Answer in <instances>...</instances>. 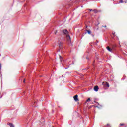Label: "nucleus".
<instances>
[{
  "instance_id": "aec40b11",
  "label": "nucleus",
  "mask_w": 127,
  "mask_h": 127,
  "mask_svg": "<svg viewBox=\"0 0 127 127\" xmlns=\"http://www.w3.org/2000/svg\"><path fill=\"white\" fill-rule=\"evenodd\" d=\"M23 83H25V79H24Z\"/></svg>"
},
{
  "instance_id": "39448f33",
  "label": "nucleus",
  "mask_w": 127,
  "mask_h": 127,
  "mask_svg": "<svg viewBox=\"0 0 127 127\" xmlns=\"http://www.w3.org/2000/svg\"><path fill=\"white\" fill-rule=\"evenodd\" d=\"M63 32H64V34H68V31H67V30H63Z\"/></svg>"
},
{
  "instance_id": "5701e85b",
  "label": "nucleus",
  "mask_w": 127,
  "mask_h": 127,
  "mask_svg": "<svg viewBox=\"0 0 127 127\" xmlns=\"http://www.w3.org/2000/svg\"><path fill=\"white\" fill-rule=\"evenodd\" d=\"M92 36H94V35H93Z\"/></svg>"
},
{
  "instance_id": "9b49d317",
  "label": "nucleus",
  "mask_w": 127,
  "mask_h": 127,
  "mask_svg": "<svg viewBox=\"0 0 127 127\" xmlns=\"http://www.w3.org/2000/svg\"><path fill=\"white\" fill-rule=\"evenodd\" d=\"M91 101V99L90 98H88V99L86 100V102H90Z\"/></svg>"
},
{
  "instance_id": "a211bd4d",
  "label": "nucleus",
  "mask_w": 127,
  "mask_h": 127,
  "mask_svg": "<svg viewBox=\"0 0 127 127\" xmlns=\"http://www.w3.org/2000/svg\"><path fill=\"white\" fill-rule=\"evenodd\" d=\"M112 34L113 35H115V34H116V33H113Z\"/></svg>"
},
{
  "instance_id": "f257e3e1",
  "label": "nucleus",
  "mask_w": 127,
  "mask_h": 127,
  "mask_svg": "<svg viewBox=\"0 0 127 127\" xmlns=\"http://www.w3.org/2000/svg\"><path fill=\"white\" fill-rule=\"evenodd\" d=\"M102 85L104 86V87H107L108 88L110 87V85H109V83L107 82H103L102 83Z\"/></svg>"
},
{
  "instance_id": "4468645a",
  "label": "nucleus",
  "mask_w": 127,
  "mask_h": 127,
  "mask_svg": "<svg viewBox=\"0 0 127 127\" xmlns=\"http://www.w3.org/2000/svg\"><path fill=\"white\" fill-rule=\"evenodd\" d=\"M1 69V64L0 63V70Z\"/></svg>"
},
{
  "instance_id": "f8f14e48",
  "label": "nucleus",
  "mask_w": 127,
  "mask_h": 127,
  "mask_svg": "<svg viewBox=\"0 0 127 127\" xmlns=\"http://www.w3.org/2000/svg\"><path fill=\"white\" fill-rule=\"evenodd\" d=\"M120 126H125V124L124 123H120Z\"/></svg>"
},
{
  "instance_id": "423d86ee",
  "label": "nucleus",
  "mask_w": 127,
  "mask_h": 127,
  "mask_svg": "<svg viewBox=\"0 0 127 127\" xmlns=\"http://www.w3.org/2000/svg\"><path fill=\"white\" fill-rule=\"evenodd\" d=\"M58 43L59 44V46H62V43H63V42H61L60 41H58Z\"/></svg>"
},
{
  "instance_id": "2eb2a0df",
  "label": "nucleus",
  "mask_w": 127,
  "mask_h": 127,
  "mask_svg": "<svg viewBox=\"0 0 127 127\" xmlns=\"http://www.w3.org/2000/svg\"><path fill=\"white\" fill-rule=\"evenodd\" d=\"M88 10H90V11H93V10H92V9H89Z\"/></svg>"
},
{
  "instance_id": "20e7f679",
  "label": "nucleus",
  "mask_w": 127,
  "mask_h": 127,
  "mask_svg": "<svg viewBox=\"0 0 127 127\" xmlns=\"http://www.w3.org/2000/svg\"><path fill=\"white\" fill-rule=\"evenodd\" d=\"M94 91H95V92H98V91H99V86H94Z\"/></svg>"
},
{
  "instance_id": "412c9836",
  "label": "nucleus",
  "mask_w": 127,
  "mask_h": 127,
  "mask_svg": "<svg viewBox=\"0 0 127 127\" xmlns=\"http://www.w3.org/2000/svg\"><path fill=\"white\" fill-rule=\"evenodd\" d=\"M94 103H97L95 100H94Z\"/></svg>"
},
{
  "instance_id": "0eeeda50",
  "label": "nucleus",
  "mask_w": 127,
  "mask_h": 127,
  "mask_svg": "<svg viewBox=\"0 0 127 127\" xmlns=\"http://www.w3.org/2000/svg\"><path fill=\"white\" fill-rule=\"evenodd\" d=\"M107 49L108 50H109V51H110V52H112V49H111V48H110V47H109V46H108V47H107Z\"/></svg>"
},
{
  "instance_id": "1a4fd4ad",
  "label": "nucleus",
  "mask_w": 127,
  "mask_h": 127,
  "mask_svg": "<svg viewBox=\"0 0 127 127\" xmlns=\"http://www.w3.org/2000/svg\"><path fill=\"white\" fill-rule=\"evenodd\" d=\"M93 11L94 12H95V13H98V10H97L96 9L93 10Z\"/></svg>"
},
{
  "instance_id": "4be33fe9",
  "label": "nucleus",
  "mask_w": 127,
  "mask_h": 127,
  "mask_svg": "<svg viewBox=\"0 0 127 127\" xmlns=\"http://www.w3.org/2000/svg\"><path fill=\"white\" fill-rule=\"evenodd\" d=\"M107 126H109V124H107Z\"/></svg>"
},
{
  "instance_id": "f03ea898",
  "label": "nucleus",
  "mask_w": 127,
  "mask_h": 127,
  "mask_svg": "<svg viewBox=\"0 0 127 127\" xmlns=\"http://www.w3.org/2000/svg\"><path fill=\"white\" fill-rule=\"evenodd\" d=\"M66 38H67V40L69 42V43H71V37H70L69 35H66Z\"/></svg>"
},
{
  "instance_id": "6ab92c4d",
  "label": "nucleus",
  "mask_w": 127,
  "mask_h": 127,
  "mask_svg": "<svg viewBox=\"0 0 127 127\" xmlns=\"http://www.w3.org/2000/svg\"><path fill=\"white\" fill-rule=\"evenodd\" d=\"M59 57H60V59H61V58H62V57H61V56H59Z\"/></svg>"
},
{
  "instance_id": "dca6fc26",
  "label": "nucleus",
  "mask_w": 127,
  "mask_h": 127,
  "mask_svg": "<svg viewBox=\"0 0 127 127\" xmlns=\"http://www.w3.org/2000/svg\"><path fill=\"white\" fill-rule=\"evenodd\" d=\"M102 27H105L106 28V27H107V26H106V25L105 26H102Z\"/></svg>"
},
{
  "instance_id": "f3484780",
  "label": "nucleus",
  "mask_w": 127,
  "mask_h": 127,
  "mask_svg": "<svg viewBox=\"0 0 127 127\" xmlns=\"http://www.w3.org/2000/svg\"><path fill=\"white\" fill-rule=\"evenodd\" d=\"M57 33V31H56L54 33L55 34H56Z\"/></svg>"
},
{
  "instance_id": "ddd939ff",
  "label": "nucleus",
  "mask_w": 127,
  "mask_h": 127,
  "mask_svg": "<svg viewBox=\"0 0 127 127\" xmlns=\"http://www.w3.org/2000/svg\"><path fill=\"white\" fill-rule=\"evenodd\" d=\"M120 2L121 3H123V2H124L123 1V0H120Z\"/></svg>"
},
{
  "instance_id": "9d476101",
  "label": "nucleus",
  "mask_w": 127,
  "mask_h": 127,
  "mask_svg": "<svg viewBox=\"0 0 127 127\" xmlns=\"http://www.w3.org/2000/svg\"><path fill=\"white\" fill-rule=\"evenodd\" d=\"M87 33H88L89 34H91V33H92V32H91L90 30H87Z\"/></svg>"
},
{
  "instance_id": "7ed1b4c3",
  "label": "nucleus",
  "mask_w": 127,
  "mask_h": 127,
  "mask_svg": "<svg viewBox=\"0 0 127 127\" xmlns=\"http://www.w3.org/2000/svg\"><path fill=\"white\" fill-rule=\"evenodd\" d=\"M73 99L75 101V102H77V101H79V99H78V95H76L73 97Z\"/></svg>"
},
{
  "instance_id": "6e6552de",
  "label": "nucleus",
  "mask_w": 127,
  "mask_h": 127,
  "mask_svg": "<svg viewBox=\"0 0 127 127\" xmlns=\"http://www.w3.org/2000/svg\"><path fill=\"white\" fill-rule=\"evenodd\" d=\"M9 125L10 126V127H14V126L12 125V123H9Z\"/></svg>"
}]
</instances>
